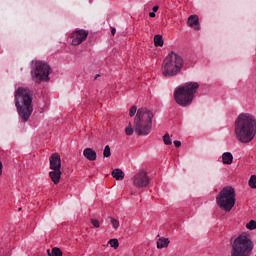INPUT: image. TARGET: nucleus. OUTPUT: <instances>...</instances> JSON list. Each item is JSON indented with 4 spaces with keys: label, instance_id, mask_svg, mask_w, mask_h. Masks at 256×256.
<instances>
[{
    "label": "nucleus",
    "instance_id": "18",
    "mask_svg": "<svg viewBox=\"0 0 256 256\" xmlns=\"http://www.w3.org/2000/svg\"><path fill=\"white\" fill-rule=\"evenodd\" d=\"M48 256H63L61 249L55 247L51 250H47Z\"/></svg>",
    "mask_w": 256,
    "mask_h": 256
},
{
    "label": "nucleus",
    "instance_id": "32",
    "mask_svg": "<svg viewBox=\"0 0 256 256\" xmlns=\"http://www.w3.org/2000/svg\"><path fill=\"white\" fill-rule=\"evenodd\" d=\"M149 17H152V18L155 17V12H150Z\"/></svg>",
    "mask_w": 256,
    "mask_h": 256
},
{
    "label": "nucleus",
    "instance_id": "8",
    "mask_svg": "<svg viewBox=\"0 0 256 256\" xmlns=\"http://www.w3.org/2000/svg\"><path fill=\"white\" fill-rule=\"evenodd\" d=\"M51 73V66L45 61H36L32 69L31 75L33 81L41 83V81H48Z\"/></svg>",
    "mask_w": 256,
    "mask_h": 256
},
{
    "label": "nucleus",
    "instance_id": "28",
    "mask_svg": "<svg viewBox=\"0 0 256 256\" xmlns=\"http://www.w3.org/2000/svg\"><path fill=\"white\" fill-rule=\"evenodd\" d=\"M0 175H3V163L0 161Z\"/></svg>",
    "mask_w": 256,
    "mask_h": 256
},
{
    "label": "nucleus",
    "instance_id": "20",
    "mask_svg": "<svg viewBox=\"0 0 256 256\" xmlns=\"http://www.w3.org/2000/svg\"><path fill=\"white\" fill-rule=\"evenodd\" d=\"M109 245H110V247H113V249H118L119 248V240L110 239L109 240Z\"/></svg>",
    "mask_w": 256,
    "mask_h": 256
},
{
    "label": "nucleus",
    "instance_id": "35",
    "mask_svg": "<svg viewBox=\"0 0 256 256\" xmlns=\"http://www.w3.org/2000/svg\"><path fill=\"white\" fill-rule=\"evenodd\" d=\"M99 77V74L96 75L95 79H97Z\"/></svg>",
    "mask_w": 256,
    "mask_h": 256
},
{
    "label": "nucleus",
    "instance_id": "24",
    "mask_svg": "<svg viewBox=\"0 0 256 256\" xmlns=\"http://www.w3.org/2000/svg\"><path fill=\"white\" fill-rule=\"evenodd\" d=\"M109 223H111L112 225H119V220H116L113 217H109L108 218Z\"/></svg>",
    "mask_w": 256,
    "mask_h": 256
},
{
    "label": "nucleus",
    "instance_id": "30",
    "mask_svg": "<svg viewBox=\"0 0 256 256\" xmlns=\"http://www.w3.org/2000/svg\"><path fill=\"white\" fill-rule=\"evenodd\" d=\"M246 225H256V221L255 220H251L249 223H247Z\"/></svg>",
    "mask_w": 256,
    "mask_h": 256
},
{
    "label": "nucleus",
    "instance_id": "1",
    "mask_svg": "<svg viewBox=\"0 0 256 256\" xmlns=\"http://www.w3.org/2000/svg\"><path fill=\"white\" fill-rule=\"evenodd\" d=\"M234 133L239 143H251L256 135V117L251 113H241L234 122Z\"/></svg>",
    "mask_w": 256,
    "mask_h": 256
},
{
    "label": "nucleus",
    "instance_id": "26",
    "mask_svg": "<svg viewBox=\"0 0 256 256\" xmlns=\"http://www.w3.org/2000/svg\"><path fill=\"white\" fill-rule=\"evenodd\" d=\"M174 145H175V147H180L181 146V141L175 140Z\"/></svg>",
    "mask_w": 256,
    "mask_h": 256
},
{
    "label": "nucleus",
    "instance_id": "9",
    "mask_svg": "<svg viewBox=\"0 0 256 256\" xmlns=\"http://www.w3.org/2000/svg\"><path fill=\"white\" fill-rule=\"evenodd\" d=\"M50 169L49 177L54 185H59L61 181V156L59 153H53L49 158Z\"/></svg>",
    "mask_w": 256,
    "mask_h": 256
},
{
    "label": "nucleus",
    "instance_id": "13",
    "mask_svg": "<svg viewBox=\"0 0 256 256\" xmlns=\"http://www.w3.org/2000/svg\"><path fill=\"white\" fill-rule=\"evenodd\" d=\"M83 155L85 158L88 159V161H96L97 160V152H95V150H93L92 148L84 149Z\"/></svg>",
    "mask_w": 256,
    "mask_h": 256
},
{
    "label": "nucleus",
    "instance_id": "5",
    "mask_svg": "<svg viewBox=\"0 0 256 256\" xmlns=\"http://www.w3.org/2000/svg\"><path fill=\"white\" fill-rule=\"evenodd\" d=\"M185 64L183 57L175 51H171L164 59L162 64L163 77H175L181 73Z\"/></svg>",
    "mask_w": 256,
    "mask_h": 256
},
{
    "label": "nucleus",
    "instance_id": "34",
    "mask_svg": "<svg viewBox=\"0 0 256 256\" xmlns=\"http://www.w3.org/2000/svg\"><path fill=\"white\" fill-rule=\"evenodd\" d=\"M194 29H195L196 31H199V26L195 27Z\"/></svg>",
    "mask_w": 256,
    "mask_h": 256
},
{
    "label": "nucleus",
    "instance_id": "12",
    "mask_svg": "<svg viewBox=\"0 0 256 256\" xmlns=\"http://www.w3.org/2000/svg\"><path fill=\"white\" fill-rule=\"evenodd\" d=\"M157 237V249H166V247H169V243H171V241H169V238L161 237V235L159 234L157 235Z\"/></svg>",
    "mask_w": 256,
    "mask_h": 256
},
{
    "label": "nucleus",
    "instance_id": "16",
    "mask_svg": "<svg viewBox=\"0 0 256 256\" xmlns=\"http://www.w3.org/2000/svg\"><path fill=\"white\" fill-rule=\"evenodd\" d=\"M188 25L190 27H197V25H199V16L198 15H191L188 18Z\"/></svg>",
    "mask_w": 256,
    "mask_h": 256
},
{
    "label": "nucleus",
    "instance_id": "27",
    "mask_svg": "<svg viewBox=\"0 0 256 256\" xmlns=\"http://www.w3.org/2000/svg\"><path fill=\"white\" fill-rule=\"evenodd\" d=\"M91 223L92 225H99V220L92 219Z\"/></svg>",
    "mask_w": 256,
    "mask_h": 256
},
{
    "label": "nucleus",
    "instance_id": "31",
    "mask_svg": "<svg viewBox=\"0 0 256 256\" xmlns=\"http://www.w3.org/2000/svg\"><path fill=\"white\" fill-rule=\"evenodd\" d=\"M115 33H117V30H116L115 28H112V29H111V34H112V35H115Z\"/></svg>",
    "mask_w": 256,
    "mask_h": 256
},
{
    "label": "nucleus",
    "instance_id": "22",
    "mask_svg": "<svg viewBox=\"0 0 256 256\" xmlns=\"http://www.w3.org/2000/svg\"><path fill=\"white\" fill-rule=\"evenodd\" d=\"M163 141H164L165 145H171L173 143L169 134H165L163 136Z\"/></svg>",
    "mask_w": 256,
    "mask_h": 256
},
{
    "label": "nucleus",
    "instance_id": "11",
    "mask_svg": "<svg viewBox=\"0 0 256 256\" xmlns=\"http://www.w3.org/2000/svg\"><path fill=\"white\" fill-rule=\"evenodd\" d=\"M88 36H89V32L85 30L74 31L71 34L72 45H74L75 47L77 45H81V43H83V41H85V39H87Z\"/></svg>",
    "mask_w": 256,
    "mask_h": 256
},
{
    "label": "nucleus",
    "instance_id": "14",
    "mask_svg": "<svg viewBox=\"0 0 256 256\" xmlns=\"http://www.w3.org/2000/svg\"><path fill=\"white\" fill-rule=\"evenodd\" d=\"M112 177L116 179V181H123V179H125V172L119 168L114 169L112 171Z\"/></svg>",
    "mask_w": 256,
    "mask_h": 256
},
{
    "label": "nucleus",
    "instance_id": "17",
    "mask_svg": "<svg viewBox=\"0 0 256 256\" xmlns=\"http://www.w3.org/2000/svg\"><path fill=\"white\" fill-rule=\"evenodd\" d=\"M154 45H155V47H163L164 42H163L162 35L157 34L154 36Z\"/></svg>",
    "mask_w": 256,
    "mask_h": 256
},
{
    "label": "nucleus",
    "instance_id": "15",
    "mask_svg": "<svg viewBox=\"0 0 256 256\" xmlns=\"http://www.w3.org/2000/svg\"><path fill=\"white\" fill-rule=\"evenodd\" d=\"M222 163L224 165H231L233 163V154L231 152H224L222 154Z\"/></svg>",
    "mask_w": 256,
    "mask_h": 256
},
{
    "label": "nucleus",
    "instance_id": "37",
    "mask_svg": "<svg viewBox=\"0 0 256 256\" xmlns=\"http://www.w3.org/2000/svg\"><path fill=\"white\" fill-rule=\"evenodd\" d=\"M96 227H99V225H96Z\"/></svg>",
    "mask_w": 256,
    "mask_h": 256
},
{
    "label": "nucleus",
    "instance_id": "2",
    "mask_svg": "<svg viewBox=\"0 0 256 256\" xmlns=\"http://www.w3.org/2000/svg\"><path fill=\"white\" fill-rule=\"evenodd\" d=\"M155 114L147 108H140L137 111V114L134 118L133 124L128 123V126L125 128V133L128 136L133 135L134 131L136 135L147 136L151 133L153 129V118Z\"/></svg>",
    "mask_w": 256,
    "mask_h": 256
},
{
    "label": "nucleus",
    "instance_id": "29",
    "mask_svg": "<svg viewBox=\"0 0 256 256\" xmlns=\"http://www.w3.org/2000/svg\"><path fill=\"white\" fill-rule=\"evenodd\" d=\"M152 10L154 13H157L159 11V6H154Z\"/></svg>",
    "mask_w": 256,
    "mask_h": 256
},
{
    "label": "nucleus",
    "instance_id": "10",
    "mask_svg": "<svg viewBox=\"0 0 256 256\" xmlns=\"http://www.w3.org/2000/svg\"><path fill=\"white\" fill-rule=\"evenodd\" d=\"M132 183L136 189H145L150 183L149 175L145 170H140L132 177Z\"/></svg>",
    "mask_w": 256,
    "mask_h": 256
},
{
    "label": "nucleus",
    "instance_id": "19",
    "mask_svg": "<svg viewBox=\"0 0 256 256\" xmlns=\"http://www.w3.org/2000/svg\"><path fill=\"white\" fill-rule=\"evenodd\" d=\"M248 185L251 187V189H256V175H252L250 177Z\"/></svg>",
    "mask_w": 256,
    "mask_h": 256
},
{
    "label": "nucleus",
    "instance_id": "3",
    "mask_svg": "<svg viewBox=\"0 0 256 256\" xmlns=\"http://www.w3.org/2000/svg\"><path fill=\"white\" fill-rule=\"evenodd\" d=\"M33 96L29 88L19 87L15 91V106L20 119L25 123L33 113Z\"/></svg>",
    "mask_w": 256,
    "mask_h": 256
},
{
    "label": "nucleus",
    "instance_id": "33",
    "mask_svg": "<svg viewBox=\"0 0 256 256\" xmlns=\"http://www.w3.org/2000/svg\"><path fill=\"white\" fill-rule=\"evenodd\" d=\"M113 229L117 231V225H113Z\"/></svg>",
    "mask_w": 256,
    "mask_h": 256
},
{
    "label": "nucleus",
    "instance_id": "25",
    "mask_svg": "<svg viewBox=\"0 0 256 256\" xmlns=\"http://www.w3.org/2000/svg\"><path fill=\"white\" fill-rule=\"evenodd\" d=\"M247 229H249L250 231H255L256 229V225H246Z\"/></svg>",
    "mask_w": 256,
    "mask_h": 256
},
{
    "label": "nucleus",
    "instance_id": "21",
    "mask_svg": "<svg viewBox=\"0 0 256 256\" xmlns=\"http://www.w3.org/2000/svg\"><path fill=\"white\" fill-rule=\"evenodd\" d=\"M103 157H111V147L109 145H106L103 151Z\"/></svg>",
    "mask_w": 256,
    "mask_h": 256
},
{
    "label": "nucleus",
    "instance_id": "4",
    "mask_svg": "<svg viewBox=\"0 0 256 256\" xmlns=\"http://www.w3.org/2000/svg\"><path fill=\"white\" fill-rule=\"evenodd\" d=\"M199 89V83L187 82L177 87L174 91V99L180 107H189L193 103L195 93Z\"/></svg>",
    "mask_w": 256,
    "mask_h": 256
},
{
    "label": "nucleus",
    "instance_id": "23",
    "mask_svg": "<svg viewBox=\"0 0 256 256\" xmlns=\"http://www.w3.org/2000/svg\"><path fill=\"white\" fill-rule=\"evenodd\" d=\"M137 111H139L137 110V106H132L129 110V117H135V113L137 115Z\"/></svg>",
    "mask_w": 256,
    "mask_h": 256
},
{
    "label": "nucleus",
    "instance_id": "6",
    "mask_svg": "<svg viewBox=\"0 0 256 256\" xmlns=\"http://www.w3.org/2000/svg\"><path fill=\"white\" fill-rule=\"evenodd\" d=\"M254 247L249 234L242 233L232 243L231 256H251Z\"/></svg>",
    "mask_w": 256,
    "mask_h": 256
},
{
    "label": "nucleus",
    "instance_id": "7",
    "mask_svg": "<svg viewBox=\"0 0 256 256\" xmlns=\"http://www.w3.org/2000/svg\"><path fill=\"white\" fill-rule=\"evenodd\" d=\"M236 197L235 188L226 186L216 196V205L221 211L229 213L235 207Z\"/></svg>",
    "mask_w": 256,
    "mask_h": 256
},
{
    "label": "nucleus",
    "instance_id": "36",
    "mask_svg": "<svg viewBox=\"0 0 256 256\" xmlns=\"http://www.w3.org/2000/svg\"><path fill=\"white\" fill-rule=\"evenodd\" d=\"M22 208L18 209V211H21Z\"/></svg>",
    "mask_w": 256,
    "mask_h": 256
}]
</instances>
